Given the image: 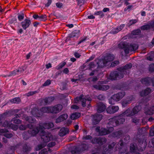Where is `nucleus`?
I'll return each instance as SVG.
<instances>
[{"instance_id": "obj_40", "label": "nucleus", "mask_w": 154, "mask_h": 154, "mask_svg": "<svg viewBox=\"0 0 154 154\" xmlns=\"http://www.w3.org/2000/svg\"><path fill=\"white\" fill-rule=\"evenodd\" d=\"M141 32V31L140 29H137L133 30L131 32V34L134 35H137L140 34Z\"/></svg>"}, {"instance_id": "obj_2", "label": "nucleus", "mask_w": 154, "mask_h": 154, "mask_svg": "<svg viewBox=\"0 0 154 154\" xmlns=\"http://www.w3.org/2000/svg\"><path fill=\"white\" fill-rule=\"evenodd\" d=\"M118 48L120 49H124L126 54H128L130 51L136 50L138 48V45L136 44L128 45L124 42H121L118 45Z\"/></svg>"}, {"instance_id": "obj_34", "label": "nucleus", "mask_w": 154, "mask_h": 154, "mask_svg": "<svg viewBox=\"0 0 154 154\" xmlns=\"http://www.w3.org/2000/svg\"><path fill=\"white\" fill-rule=\"evenodd\" d=\"M51 107H45L41 109V111L44 112L51 113Z\"/></svg>"}, {"instance_id": "obj_4", "label": "nucleus", "mask_w": 154, "mask_h": 154, "mask_svg": "<svg viewBox=\"0 0 154 154\" xmlns=\"http://www.w3.org/2000/svg\"><path fill=\"white\" fill-rule=\"evenodd\" d=\"M141 107L140 106H136L132 109L129 108L128 109L124 112L123 114H126L127 116H132L137 113L141 110Z\"/></svg>"}, {"instance_id": "obj_57", "label": "nucleus", "mask_w": 154, "mask_h": 154, "mask_svg": "<svg viewBox=\"0 0 154 154\" xmlns=\"http://www.w3.org/2000/svg\"><path fill=\"white\" fill-rule=\"evenodd\" d=\"M10 124L7 121H5L3 124L2 126L4 127H7L9 126Z\"/></svg>"}, {"instance_id": "obj_45", "label": "nucleus", "mask_w": 154, "mask_h": 154, "mask_svg": "<svg viewBox=\"0 0 154 154\" xmlns=\"http://www.w3.org/2000/svg\"><path fill=\"white\" fill-rule=\"evenodd\" d=\"M154 58V53H152L151 55L147 57V59L150 61H153Z\"/></svg>"}, {"instance_id": "obj_35", "label": "nucleus", "mask_w": 154, "mask_h": 154, "mask_svg": "<svg viewBox=\"0 0 154 154\" xmlns=\"http://www.w3.org/2000/svg\"><path fill=\"white\" fill-rule=\"evenodd\" d=\"M46 145L44 143H41L37 146L35 148V150L36 151L39 150L45 147Z\"/></svg>"}, {"instance_id": "obj_14", "label": "nucleus", "mask_w": 154, "mask_h": 154, "mask_svg": "<svg viewBox=\"0 0 154 154\" xmlns=\"http://www.w3.org/2000/svg\"><path fill=\"white\" fill-rule=\"evenodd\" d=\"M97 111L99 113L103 112L106 109L105 105L102 103H99L97 104Z\"/></svg>"}, {"instance_id": "obj_60", "label": "nucleus", "mask_w": 154, "mask_h": 154, "mask_svg": "<svg viewBox=\"0 0 154 154\" xmlns=\"http://www.w3.org/2000/svg\"><path fill=\"white\" fill-rule=\"evenodd\" d=\"M126 100L128 101L129 103H130L132 101L134 100V97H133L131 96L129 97L128 98H127V99Z\"/></svg>"}, {"instance_id": "obj_19", "label": "nucleus", "mask_w": 154, "mask_h": 154, "mask_svg": "<svg viewBox=\"0 0 154 154\" xmlns=\"http://www.w3.org/2000/svg\"><path fill=\"white\" fill-rule=\"evenodd\" d=\"M117 71H113L111 72L109 75V78L112 80H119L118 78Z\"/></svg>"}, {"instance_id": "obj_27", "label": "nucleus", "mask_w": 154, "mask_h": 154, "mask_svg": "<svg viewBox=\"0 0 154 154\" xmlns=\"http://www.w3.org/2000/svg\"><path fill=\"white\" fill-rule=\"evenodd\" d=\"M151 91V90L150 88H147L141 92V95L142 96L147 95Z\"/></svg>"}, {"instance_id": "obj_43", "label": "nucleus", "mask_w": 154, "mask_h": 154, "mask_svg": "<svg viewBox=\"0 0 154 154\" xmlns=\"http://www.w3.org/2000/svg\"><path fill=\"white\" fill-rule=\"evenodd\" d=\"M129 103L126 99L124 100L122 102V104L123 107H126Z\"/></svg>"}, {"instance_id": "obj_11", "label": "nucleus", "mask_w": 154, "mask_h": 154, "mask_svg": "<svg viewBox=\"0 0 154 154\" xmlns=\"http://www.w3.org/2000/svg\"><path fill=\"white\" fill-rule=\"evenodd\" d=\"M139 144L137 148L140 151H142L144 150L146 146V141L139 139L138 140Z\"/></svg>"}, {"instance_id": "obj_21", "label": "nucleus", "mask_w": 154, "mask_h": 154, "mask_svg": "<svg viewBox=\"0 0 154 154\" xmlns=\"http://www.w3.org/2000/svg\"><path fill=\"white\" fill-rule=\"evenodd\" d=\"M23 116L26 121L30 123H33L35 121V120L34 118L31 116H28L25 115H24Z\"/></svg>"}, {"instance_id": "obj_17", "label": "nucleus", "mask_w": 154, "mask_h": 154, "mask_svg": "<svg viewBox=\"0 0 154 154\" xmlns=\"http://www.w3.org/2000/svg\"><path fill=\"white\" fill-rule=\"evenodd\" d=\"M31 23L30 20L27 19H25L23 21L21 22L22 26L24 29L28 28Z\"/></svg>"}, {"instance_id": "obj_56", "label": "nucleus", "mask_w": 154, "mask_h": 154, "mask_svg": "<svg viewBox=\"0 0 154 154\" xmlns=\"http://www.w3.org/2000/svg\"><path fill=\"white\" fill-rule=\"evenodd\" d=\"M51 83V81L50 80H47L46 82L43 85V86H45L50 84Z\"/></svg>"}, {"instance_id": "obj_37", "label": "nucleus", "mask_w": 154, "mask_h": 154, "mask_svg": "<svg viewBox=\"0 0 154 154\" xmlns=\"http://www.w3.org/2000/svg\"><path fill=\"white\" fill-rule=\"evenodd\" d=\"M99 90L102 91H106L109 88L108 85H99Z\"/></svg>"}, {"instance_id": "obj_1", "label": "nucleus", "mask_w": 154, "mask_h": 154, "mask_svg": "<svg viewBox=\"0 0 154 154\" xmlns=\"http://www.w3.org/2000/svg\"><path fill=\"white\" fill-rule=\"evenodd\" d=\"M132 67L131 63L126 64L124 66H121L117 69V73L119 80L123 78L124 75L129 73L130 69Z\"/></svg>"}, {"instance_id": "obj_47", "label": "nucleus", "mask_w": 154, "mask_h": 154, "mask_svg": "<svg viewBox=\"0 0 154 154\" xmlns=\"http://www.w3.org/2000/svg\"><path fill=\"white\" fill-rule=\"evenodd\" d=\"M4 136L7 138H10L13 136V134L12 133H5Z\"/></svg>"}, {"instance_id": "obj_8", "label": "nucleus", "mask_w": 154, "mask_h": 154, "mask_svg": "<svg viewBox=\"0 0 154 154\" xmlns=\"http://www.w3.org/2000/svg\"><path fill=\"white\" fill-rule=\"evenodd\" d=\"M84 95H81L80 96L76 97L74 100V103H77L79 100H81L82 102V106L83 107L86 106V101L87 100L88 101H90L91 100V99L90 98H84Z\"/></svg>"}, {"instance_id": "obj_9", "label": "nucleus", "mask_w": 154, "mask_h": 154, "mask_svg": "<svg viewBox=\"0 0 154 154\" xmlns=\"http://www.w3.org/2000/svg\"><path fill=\"white\" fill-rule=\"evenodd\" d=\"M93 117L92 124L95 125L98 124L102 118V115L100 114H95L92 115Z\"/></svg>"}, {"instance_id": "obj_20", "label": "nucleus", "mask_w": 154, "mask_h": 154, "mask_svg": "<svg viewBox=\"0 0 154 154\" xmlns=\"http://www.w3.org/2000/svg\"><path fill=\"white\" fill-rule=\"evenodd\" d=\"M145 113L146 115H151L154 113V106L149 107L145 110Z\"/></svg>"}, {"instance_id": "obj_50", "label": "nucleus", "mask_w": 154, "mask_h": 154, "mask_svg": "<svg viewBox=\"0 0 154 154\" xmlns=\"http://www.w3.org/2000/svg\"><path fill=\"white\" fill-rule=\"evenodd\" d=\"M19 129L20 130H24L26 129V125L22 124L19 127Z\"/></svg>"}, {"instance_id": "obj_15", "label": "nucleus", "mask_w": 154, "mask_h": 154, "mask_svg": "<svg viewBox=\"0 0 154 154\" xmlns=\"http://www.w3.org/2000/svg\"><path fill=\"white\" fill-rule=\"evenodd\" d=\"M68 117L67 114H64L60 116L57 119H56L55 122L58 123L66 120Z\"/></svg>"}, {"instance_id": "obj_58", "label": "nucleus", "mask_w": 154, "mask_h": 154, "mask_svg": "<svg viewBox=\"0 0 154 154\" xmlns=\"http://www.w3.org/2000/svg\"><path fill=\"white\" fill-rule=\"evenodd\" d=\"M97 98L100 100H102L105 99V97L103 95L100 94L97 97Z\"/></svg>"}, {"instance_id": "obj_28", "label": "nucleus", "mask_w": 154, "mask_h": 154, "mask_svg": "<svg viewBox=\"0 0 154 154\" xmlns=\"http://www.w3.org/2000/svg\"><path fill=\"white\" fill-rule=\"evenodd\" d=\"M123 132L122 131H119L113 133V137H114L119 138L122 136Z\"/></svg>"}, {"instance_id": "obj_13", "label": "nucleus", "mask_w": 154, "mask_h": 154, "mask_svg": "<svg viewBox=\"0 0 154 154\" xmlns=\"http://www.w3.org/2000/svg\"><path fill=\"white\" fill-rule=\"evenodd\" d=\"M124 112L118 116H116V119L117 120L116 122H117V125L121 124H122L125 122V119L123 116H124L126 115V114H123Z\"/></svg>"}, {"instance_id": "obj_36", "label": "nucleus", "mask_w": 154, "mask_h": 154, "mask_svg": "<svg viewBox=\"0 0 154 154\" xmlns=\"http://www.w3.org/2000/svg\"><path fill=\"white\" fill-rule=\"evenodd\" d=\"M32 115L35 116H38V110L36 108H34L31 111Z\"/></svg>"}, {"instance_id": "obj_61", "label": "nucleus", "mask_w": 154, "mask_h": 154, "mask_svg": "<svg viewBox=\"0 0 154 154\" xmlns=\"http://www.w3.org/2000/svg\"><path fill=\"white\" fill-rule=\"evenodd\" d=\"M24 14L23 13L21 14V15H19L18 16V20L20 21H21L23 19L24 17Z\"/></svg>"}, {"instance_id": "obj_24", "label": "nucleus", "mask_w": 154, "mask_h": 154, "mask_svg": "<svg viewBox=\"0 0 154 154\" xmlns=\"http://www.w3.org/2000/svg\"><path fill=\"white\" fill-rule=\"evenodd\" d=\"M151 78L150 77L146 78L143 79L141 80L142 83L146 85H150L151 82Z\"/></svg>"}, {"instance_id": "obj_25", "label": "nucleus", "mask_w": 154, "mask_h": 154, "mask_svg": "<svg viewBox=\"0 0 154 154\" xmlns=\"http://www.w3.org/2000/svg\"><path fill=\"white\" fill-rule=\"evenodd\" d=\"M109 134V131H107V129L101 128L100 130V132L99 133V135L100 136L106 135Z\"/></svg>"}, {"instance_id": "obj_41", "label": "nucleus", "mask_w": 154, "mask_h": 154, "mask_svg": "<svg viewBox=\"0 0 154 154\" xmlns=\"http://www.w3.org/2000/svg\"><path fill=\"white\" fill-rule=\"evenodd\" d=\"M124 140V141L125 143H128L130 140V136L128 135H126L124 136L123 137Z\"/></svg>"}, {"instance_id": "obj_5", "label": "nucleus", "mask_w": 154, "mask_h": 154, "mask_svg": "<svg viewBox=\"0 0 154 154\" xmlns=\"http://www.w3.org/2000/svg\"><path fill=\"white\" fill-rule=\"evenodd\" d=\"M106 139L105 137H95L91 140L93 144H98L100 146L106 143Z\"/></svg>"}, {"instance_id": "obj_48", "label": "nucleus", "mask_w": 154, "mask_h": 154, "mask_svg": "<svg viewBox=\"0 0 154 154\" xmlns=\"http://www.w3.org/2000/svg\"><path fill=\"white\" fill-rule=\"evenodd\" d=\"M119 63V61L118 60H116L114 62H112L110 66L111 67H113L115 66Z\"/></svg>"}, {"instance_id": "obj_42", "label": "nucleus", "mask_w": 154, "mask_h": 154, "mask_svg": "<svg viewBox=\"0 0 154 154\" xmlns=\"http://www.w3.org/2000/svg\"><path fill=\"white\" fill-rule=\"evenodd\" d=\"M11 121L13 122L14 123L16 124H20L21 123V121L19 119H16L15 118H13L11 119Z\"/></svg>"}, {"instance_id": "obj_26", "label": "nucleus", "mask_w": 154, "mask_h": 154, "mask_svg": "<svg viewBox=\"0 0 154 154\" xmlns=\"http://www.w3.org/2000/svg\"><path fill=\"white\" fill-rule=\"evenodd\" d=\"M82 151H83L80 146L75 148L74 150L71 151V152L72 154H79Z\"/></svg>"}, {"instance_id": "obj_18", "label": "nucleus", "mask_w": 154, "mask_h": 154, "mask_svg": "<svg viewBox=\"0 0 154 154\" xmlns=\"http://www.w3.org/2000/svg\"><path fill=\"white\" fill-rule=\"evenodd\" d=\"M69 131V130L68 128L63 127L60 129L59 134L60 136L62 137L68 133Z\"/></svg>"}, {"instance_id": "obj_16", "label": "nucleus", "mask_w": 154, "mask_h": 154, "mask_svg": "<svg viewBox=\"0 0 154 154\" xmlns=\"http://www.w3.org/2000/svg\"><path fill=\"white\" fill-rule=\"evenodd\" d=\"M107 63V61L105 60L104 58L103 59L99 60L98 62H96L98 67L100 68H103L106 66Z\"/></svg>"}, {"instance_id": "obj_55", "label": "nucleus", "mask_w": 154, "mask_h": 154, "mask_svg": "<svg viewBox=\"0 0 154 154\" xmlns=\"http://www.w3.org/2000/svg\"><path fill=\"white\" fill-rule=\"evenodd\" d=\"M121 30L122 28L120 27H119V28H116L113 31V33L114 34H115L118 33Z\"/></svg>"}, {"instance_id": "obj_62", "label": "nucleus", "mask_w": 154, "mask_h": 154, "mask_svg": "<svg viewBox=\"0 0 154 154\" xmlns=\"http://www.w3.org/2000/svg\"><path fill=\"white\" fill-rule=\"evenodd\" d=\"M37 92L36 91H30L27 94V96L28 97L29 96H30L34 94H35Z\"/></svg>"}, {"instance_id": "obj_6", "label": "nucleus", "mask_w": 154, "mask_h": 154, "mask_svg": "<svg viewBox=\"0 0 154 154\" xmlns=\"http://www.w3.org/2000/svg\"><path fill=\"white\" fill-rule=\"evenodd\" d=\"M43 127L42 126L39 125L35 128L30 129L28 131V133L32 136H34L38 132H41L43 130Z\"/></svg>"}, {"instance_id": "obj_53", "label": "nucleus", "mask_w": 154, "mask_h": 154, "mask_svg": "<svg viewBox=\"0 0 154 154\" xmlns=\"http://www.w3.org/2000/svg\"><path fill=\"white\" fill-rule=\"evenodd\" d=\"M56 144V143L55 142H50L48 144V146L49 147H51Z\"/></svg>"}, {"instance_id": "obj_52", "label": "nucleus", "mask_w": 154, "mask_h": 154, "mask_svg": "<svg viewBox=\"0 0 154 154\" xmlns=\"http://www.w3.org/2000/svg\"><path fill=\"white\" fill-rule=\"evenodd\" d=\"M83 151H85L88 149V147L86 144H83L80 146Z\"/></svg>"}, {"instance_id": "obj_49", "label": "nucleus", "mask_w": 154, "mask_h": 154, "mask_svg": "<svg viewBox=\"0 0 154 154\" xmlns=\"http://www.w3.org/2000/svg\"><path fill=\"white\" fill-rule=\"evenodd\" d=\"M149 134L150 136H154V126L150 129Z\"/></svg>"}, {"instance_id": "obj_51", "label": "nucleus", "mask_w": 154, "mask_h": 154, "mask_svg": "<svg viewBox=\"0 0 154 154\" xmlns=\"http://www.w3.org/2000/svg\"><path fill=\"white\" fill-rule=\"evenodd\" d=\"M149 71L151 72L154 71V64H151L149 66Z\"/></svg>"}, {"instance_id": "obj_39", "label": "nucleus", "mask_w": 154, "mask_h": 154, "mask_svg": "<svg viewBox=\"0 0 154 154\" xmlns=\"http://www.w3.org/2000/svg\"><path fill=\"white\" fill-rule=\"evenodd\" d=\"M124 143H125L123 142V140L122 139H121L120 140L118 144H117V145H118V146H119L120 149H122L124 146Z\"/></svg>"}, {"instance_id": "obj_30", "label": "nucleus", "mask_w": 154, "mask_h": 154, "mask_svg": "<svg viewBox=\"0 0 154 154\" xmlns=\"http://www.w3.org/2000/svg\"><path fill=\"white\" fill-rule=\"evenodd\" d=\"M80 116V114L78 112L73 113L70 116V118L72 120H75L79 118Z\"/></svg>"}, {"instance_id": "obj_64", "label": "nucleus", "mask_w": 154, "mask_h": 154, "mask_svg": "<svg viewBox=\"0 0 154 154\" xmlns=\"http://www.w3.org/2000/svg\"><path fill=\"white\" fill-rule=\"evenodd\" d=\"M130 149L132 151H134L135 149V145L134 144L131 145L130 147Z\"/></svg>"}, {"instance_id": "obj_63", "label": "nucleus", "mask_w": 154, "mask_h": 154, "mask_svg": "<svg viewBox=\"0 0 154 154\" xmlns=\"http://www.w3.org/2000/svg\"><path fill=\"white\" fill-rule=\"evenodd\" d=\"M115 144L116 143L115 142H112L111 144L108 146L109 148V149H112Z\"/></svg>"}, {"instance_id": "obj_38", "label": "nucleus", "mask_w": 154, "mask_h": 154, "mask_svg": "<svg viewBox=\"0 0 154 154\" xmlns=\"http://www.w3.org/2000/svg\"><path fill=\"white\" fill-rule=\"evenodd\" d=\"M13 112L11 111L6 112L3 114L2 116L3 117H8L10 116L11 115H12L13 114Z\"/></svg>"}, {"instance_id": "obj_31", "label": "nucleus", "mask_w": 154, "mask_h": 154, "mask_svg": "<svg viewBox=\"0 0 154 154\" xmlns=\"http://www.w3.org/2000/svg\"><path fill=\"white\" fill-rule=\"evenodd\" d=\"M54 97H50L48 98H45L44 100V101L45 104H49L52 102L54 100Z\"/></svg>"}, {"instance_id": "obj_12", "label": "nucleus", "mask_w": 154, "mask_h": 154, "mask_svg": "<svg viewBox=\"0 0 154 154\" xmlns=\"http://www.w3.org/2000/svg\"><path fill=\"white\" fill-rule=\"evenodd\" d=\"M119 109L118 106H110L106 109L107 112L110 114H113L116 112Z\"/></svg>"}, {"instance_id": "obj_54", "label": "nucleus", "mask_w": 154, "mask_h": 154, "mask_svg": "<svg viewBox=\"0 0 154 154\" xmlns=\"http://www.w3.org/2000/svg\"><path fill=\"white\" fill-rule=\"evenodd\" d=\"M132 121L137 125L139 122V120L136 118H134L132 119Z\"/></svg>"}, {"instance_id": "obj_3", "label": "nucleus", "mask_w": 154, "mask_h": 154, "mask_svg": "<svg viewBox=\"0 0 154 154\" xmlns=\"http://www.w3.org/2000/svg\"><path fill=\"white\" fill-rule=\"evenodd\" d=\"M125 94L124 91H122L112 95L109 99V103L111 104H114L116 102L122 99Z\"/></svg>"}, {"instance_id": "obj_46", "label": "nucleus", "mask_w": 154, "mask_h": 154, "mask_svg": "<svg viewBox=\"0 0 154 154\" xmlns=\"http://www.w3.org/2000/svg\"><path fill=\"white\" fill-rule=\"evenodd\" d=\"M20 101V99L19 98H15L13 99L11 101L13 103H17Z\"/></svg>"}, {"instance_id": "obj_33", "label": "nucleus", "mask_w": 154, "mask_h": 154, "mask_svg": "<svg viewBox=\"0 0 154 154\" xmlns=\"http://www.w3.org/2000/svg\"><path fill=\"white\" fill-rule=\"evenodd\" d=\"M54 126L53 124L51 122L46 123L44 126H42L43 127V130H44V129H49L52 128L54 127Z\"/></svg>"}, {"instance_id": "obj_23", "label": "nucleus", "mask_w": 154, "mask_h": 154, "mask_svg": "<svg viewBox=\"0 0 154 154\" xmlns=\"http://www.w3.org/2000/svg\"><path fill=\"white\" fill-rule=\"evenodd\" d=\"M104 59L107 61V63L111 61L114 59V56L112 54H107L104 57Z\"/></svg>"}, {"instance_id": "obj_29", "label": "nucleus", "mask_w": 154, "mask_h": 154, "mask_svg": "<svg viewBox=\"0 0 154 154\" xmlns=\"http://www.w3.org/2000/svg\"><path fill=\"white\" fill-rule=\"evenodd\" d=\"M152 23H151L149 24L143 25L141 27V30H148L150 28H152Z\"/></svg>"}, {"instance_id": "obj_10", "label": "nucleus", "mask_w": 154, "mask_h": 154, "mask_svg": "<svg viewBox=\"0 0 154 154\" xmlns=\"http://www.w3.org/2000/svg\"><path fill=\"white\" fill-rule=\"evenodd\" d=\"M51 113L57 114L60 112L63 109L62 105L58 104L53 107H51Z\"/></svg>"}, {"instance_id": "obj_22", "label": "nucleus", "mask_w": 154, "mask_h": 154, "mask_svg": "<svg viewBox=\"0 0 154 154\" xmlns=\"http://www.w3.org/2000/svg\"><path fill=\"white\" fill-rule=\"evenodd\" d=\"M31 148L28 146L26 144H24L23 146L22 151L24 153L27 154L31 150Z\"/></svg>"}, {"instance_id": "obj_7", "label": "nucleus", "mask_w": 154, "mask_h": 154, "mask_svg": "<svg viewBox=\"0 0 154 154\" xmlns=\"http://www.w3.org/2000/svg\"><path fill=\"white\" fill-rule=\"evenodd\" d=\"M40 135L41 136V139L45 143L49 142L50 140V136L51 134H48L44 130L42 131V132L40 133Z\"/></svg>"}, {"instance_id": "obj_59", "label": "nucleus", "mask_w": 154, "mask_h": 154, "mask_svg": "<svg viewBox=\"0 0 154 154\" xmlns=\"http://www.w3.org/2000/svg\"><path fill=\"white\" fill-rule=\"evenodd\" d=\"M48 153L47 151V149H44L42 150L39 154H46Z\"/></svg>"}, {"instance_id": "obj_44", "label": "nucleus", "mask_w": 154, "mask_h": 154, "mask_svg": "<svg viewBox=\"0 0 154 154\" xmlns=\"http://www.w3.org/2000/svg\"><path fill=\"white\" fill-rule=\"evenodd\" d=\"M9 127L14 131H16L18 129V126L17 125L11 124H10Z\"/></svg>"}, {"instance_id": "obj_32", "label": "nucleus", "mask_w": 154, "mask_h": 154, "mask_svg": "<svg viewBox=\"0 0 154 154\" xmlns=\"http://www.w3.org/2000/svg\"><path fill=\"white\" fill-rule=\"evenodd\" d=\"M116 120H117L116 119V116H115L113 118L109 119V124H112L113 126L117 125V122H116Z\"/></svg>"}]
</instances>
